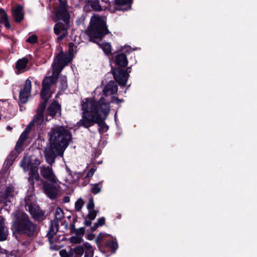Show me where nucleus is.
<instances>
[{
  "mask_svg": "<svg viewBox=\"0 0 257 257\" xmlns=\"http://www.w3.org/2000/svg\"><path fill=\"white\" fill-rule=\"evenodd\" d=\"M83 115L82 118L78 122V125L88 128L94 123L98 124L99 130L105 132L108 130V126L103 121L101 117H106L110 111L109 102L103 97L98 101L90 98H85L81 101Z\"/></svg>",
  "mask_w": 257,
  "mask_h": 257,
  "instance_id": "f257e3e1",
  "label": "nucleus"
},
{
  "mask_svg": "<svg viewBox=\"0 0 257 257\" xmlns=\"http://www.w3.org/2000/svg\"><path fill=\"white\" fill-rule=\"evenodd\" d=\"M50 146L45 148L47 162L52 165L57 156L63 157L64 152L72 140L70 132L62 126H55L49 133Z\"/></svg>",
  "mask_w": 257,
  "mask_h": 257,
  "instance_id": "f03ea898",
  "label": "nucleus"
},
{
  "mask_svg": "<svg viewBox=\"0 0 257 257\" xmlns=\"http://www.w3.org/2000/svg\"><path fill=\"white\" fill-rule=\"evenodd\" d=\"M90 41L97 44L103 50L104 53L109 55L111 53V45L109 43L100 44V41L106 34L109 33L106 25V19L98 15L93 16L90 20V25L87 30Z\"/></svg>",
  "mask_w": 257,
  "mask_h": 257,
  "instance_id": "7ed1b4c3",
  "label": "nucleus"
},
{
  "mask_svg": "<svg viewBox=\"0 0 257 257\" xmlns=\"http://www.w3.org/2000/svg\"><path fill=\"white\" fill-rule=\"evenodd\" d=\"M70 55L60 53L56 56L53 64L52 65L53 75L46 77L42 82V88L41 92V97L42 101L48 102L51 95L49 94L50 88L51 84L54 83L63 68L71 60Z\"/></svg>",
  "mask_w": 257,
  "mask_h": 257,
  "instance_id": "20e7f679",
  "label": "nucleus"
},
{
  "mask_svg": "<svg viewBox=\"0 0 257 257\" xmlns=\"http://www.w3.org/2000/svg\"><path fill=\"white\" fill-rule=\"evenodd\" d=\"M13 215V227L15 231L20 234H26L29 236H33L36 226L30 220L28 216L21 212H16Z\"/></svg>",
  "mask_w": 257,
  "mask_h": 257,
  "instance_id": "39448f33",
  "label": "nucleus"
},
{
  "mask_svg": "<svg viewBox=\"0 0 257 257\" xmlns=\"http://www.w3.org/2000/svg\"><path fill=\"white\" fill-rule=\"evenodd\" d=\"M40 164L39 160L36 159L35 163L32 162L31 157L25 156L21 162L20 166L26 172L30 170L28 181L30 184L33 185L40 179L37 165Z\"/></svg>",
  "mask_w": 257,
  "mask_h": 257,
  "instance_id": "423d86ee",
  "label": "nucleus"
},
{
  "mask_svg": "<svg viewBox=\"0 0 257 257\" xmlns=\"http://www.w3.org/2000/svg\"><path fill=\"white\" fill-rule=\"evenodd\" d=\"M53 14L52 19L54 21L62 20L66 25L69 24L70 16L68 6L65 0H59V5L54 8Z\"/></svg>",
  "mask_w": 257,
  "mask_h": 257,
  "instance_id": "0eeeda50",
  "label": "nucleus"
},
{
  "mask_svg": "<svg viewBox=\"0 0 257 257\" xmlns=\"http://www.w3.org/2000/svg\"><path fill=\"white\" fill-rule=\"evenodd\" d=\"M36 197L34 195H28L25 198V208L36 220L42 219L44 213L36 204Z\"/></svg>",
  "mask_w": 257,
  "mask_h": 257,
  "instance_id": "6e6552de",
  "label": "nucleus"
},
{
  "mask_svg": "<svg viewBox=\"0 0 257 257\" xmlns=\"http://www.w3.org/2000/svg\"><path fill=\"white\" fill-rule=\"evenodd\" d=\"M47 102L41 101L39 104L37 111V113L34 115L33 119L28 125L27 129H29L32 126H36L37 129H41L43 126L44 123V112L46 108Z\"/></svg>",
  "mask_w": 257,
  "mask_h": 257,
  "instance_id": "1a4fd4ad",
  "label": "nucleus"
},
{
  "mask_svg": "<svg viewBox=\"0 0 257 257\" xmlns=\"http://www.w3.org/2000/svg\"><path fill=\"white\" fill-rule=\"evenodd\" d=\"M130 72V68H127L126 71L120 68L114 69L112 70L114 79L119 85L123 86L126 85Z\"/></svg>",
  "mask_w": 257,
  "mask_h": 257,
  "instance_id": "9d476101",
  "label": "nucleus"
},
{
  "mask_svg": "<svg viewBox=\"0 0 257 257\" xmlns=\"http://www.w3.org/2000/svg\"><path fill=\"white\" fill-rule=\"evenodd\" d=\"M40 173L43 178L53 184H57L59 180L52 167L43 166L41 167Z\"/></svg>",
  "mask_w": 257,
  "mask_h": 257,
  "instance_id": "9b49d317",
  "label": "nucleus"
},
{
  "mask_svg": "<svg viewBox=\"0 0 257 257\" xmlns=\"http://www.w3.org/2000/svg\"><path fill=\"white\" fill-rule=\"evenodd\" d=\"M32 89V83L30 80L27 79L25 82L24 87L20 91L19 98L23 103H26L30 95Z\"/></svg>",
  "mask_w": 257,
  "mask_h": 257,
  "instance_id": "f8f14e48",
  "label": "nucleus"
},
{
  "mask_svg": "<svg viewBox=\"0 0 257 257\" xmlns=\"http://www.w3.org/2000/svg\"><path fill=\"white\" fill-rule=\"evenodd\" d=\"M54 32L58 36L57 41L60 42L67 35V28L62 22H58L54 25Z\"/></svg>",
  "mask_w": 257,
  "mask_h": 257,
  "instance_id": "ddd939ff",
  "label": "nucleus"
},
{
  "mask_svg": "<svg viewBox=\"0 0 257 257\" xmlns=\"http://www.w3.org/2000/svg\"><path fill=\"white\" fill-rule=\"evenodd\" d=\"M14 189L12 187H8L0 194L1 200L3 203L13 202L14 200Z\"/></svg>",
  "mask_w": 257,
  "mask_h": 257,
  "instance_id": "4468645a",
  "label": "nucleus"
},
{
  "mask_svg": "<svg viewBox=\"0 0 257 257\" xmlns=\"http://www.w3.org/2000/svg\"><path fill=\"white\" fill-rule=\"evenodd\" d=\"M55 185L48 182L43 184L44 192L51 199H55L57 195L58 189Z\"/></svg>",
  "mask_w": 257,
  "mask_h": 257,
  "instance_id": "2eb2a0df",
  "label": "nucleus"
},
{
  "mask_svg": "<svg viewBox=\"0 0 257 257\" xmlns=\"http://www.w3.org/2000/svg\"><path fill=\"white\" fill-rule=\"evenodd\" d=\"M28 136V132L27 130L24 131L21 135L17 144L15 149L13 151H16V153L19 155L24 150V143L26 141Z\"/></svg>",
  "mask_w": 257,
  "mask_h": 257,
  "instance_id": "dca6fc26",
  "label": "nucleus"
},
{
  "mask_svg": "<svg viewBox=\"0 0 257 257\" xmlns=\"http://www.w3.org/2000/svg\"><path fill=\"white\" fill-rule=\"evenodd\" d=\"M28 62V58L26 57L19 59L16 64V73L19 74L25 72L27 70Z\"/></svg>",
  "mask_w": 257,
  "mask_h": 257,
  "instance_id": "f3484780",
  "label": "nucleus"
},
{
  "mask_svg": "<svg viewBox=\"0 0 257 257\" xmlns=\"http://www.w3.org/2000/svg\"><path fill=\"white\" fill-rule=\"evenodd\" d=\"M133 0H115V9L118 11H126L131 8Z\"/></svg>",
  "mask_w": 257,
  "mask_h": 257,
  "instance_id": "a211bd4d",
  "label": "nucleus"
},
{
  "mask_svg": "<svg viewBox=\"0 0 257 257\" xmlns=\"http://www.w3.org/2000/svg\"><path fill=\"white\" fill-rule=\"evenodd\" d=\"M61 106L56 101H54L50 104L47 109V114L54 117L57 113H60Z\"/></svg>",
  "mask_w": 257,
  "mask_h": 257,
  "instance_id": "6ab92c4d",
  "label": "nucleus"
},
{
  "mask_svg": "<svg viewBox=\"0 0 257 257\" xmlns=\"http://www.w3.org/2000/svg\"><path fill=\"white\" fill-rule=\"evenodd\" d=\"M117 86L113 81H109L103 89L104 94L106 95L115 94L117 91Z\"/></svg>",
  "mask_w": 257,
  "mask_h": 257,
  "instance_id": "aec40b11",
  "label": "nucleus"
},
{
  "mask_svg": "<svg viewBox=\"0 0 257 257\" xmlns=\"http://www.w3.org/2000/svg\"><path fill=\"white\" fill-rule=\"evenodd\" d=\"M24 12L23 7L18 6L12 11V15L17 22H21L24 19Z\"/></svg>",
  "mask_w": 257,
  "mask_h": 257,
  "instance_id": "412c9836",
  "label": "nucleus"
},
{
  "mask_svg": "<svg viewBox=\"0 0 257 257\" xmlns=\"http://www.w3.org/2000/svg\"><path fill=\"white\" fill-rule=\"evenodd\" d=\"M18 155L17 153H16L15 151H12L5 160L3 165V168L5 170H8L13 165Z\"/></svg>",
  "mask_w": 257,
  "mask_h": 257,
  "instance_id": "4be33fe9",
  "label": "nucleus"
},
{
  "mask_svg": "<svg viewBox=\"0 0 257 257\" xmlns=\"http://www.w3.org/2000/svg\"><path fill=\"white\" fill-rule=\"evenodd\" d=\"M8 235V230L6 227L3 217H0V241L7 239Z\"/></svg>",
  "mask_w": 257,
  "mask_h": 257,
  "instance_id": "5701e85b",
  "label": "nucleus"
},
{
  "mask_svg": "<svg viewBox=\"0 0 257 257\" xmlns=\"http://www.w3.org/2000/svg\"><path fill=\"white\" fill-rule=\"evenodd\" d=\"M58 223L55 220L51 221L50 223L49 229L48 231L47 236L50 239L55 234L58 230Z\"/></svg>",
  "mask_w": 257,
  "mask_h": 257,
  "instance_id": "b1692460",
  "label": "nucleus"
},
{
  "mask_svg": "<svg viewBox=\"0 0 257 257\" xmlns=\"http://www.w3.org/2000/svg\"><path fill=\"white\" fill-rule=\"evenodd\" d=\"M115 63L120 67H125L127 65V60L124 54H119L115 56Z\"/></svg>",
  "mask_w": 257,
  "mask_h": 257,
  "instance_id": "393cba45",
  "label": "nucleus"
},
{
  "mask_svg": "<svg viewBox=\"0 0 257 257\" xmlns=\"http://www.w3.org/2000/svg\"><path fill=\"white\" fill-rule=\"evenodd\" d=\"M0 24H4L7 28L11 27L8 15L3 9H0Z\"/></svg>",
  "mask_w": 257,
  "mask_h": 257,
  "instance_id": "a878e982",
  "label": "nucleus"
},
{
  "mask_svg": "<svg viewBox=\"0 0 257 257\" xmlns=\"http://www.w3.org/2000/svg\"><path fill=\"white\" fill-rule=\"evenodd\" d=\"M91 192L94 195L100 192L102 188V185L100 183L94 184H90Z\"/></svg>",
  "mask_w": 257,
  "mask_h": 257,
  "instance_id": "bb28decb",
  "label": "nucleus"
},
{
  "mask_svg": "<svg viewBox=\"0 0 257 257\" xmlns=\"http://www.w3.org/2000/svg\"><path fill=\"white\" fill-rule=\"evenodd\" d=\"M55 218L57 220H60L64 218V213L62 209L59 207H57L54 213Z\"/></svg>",
  "mask_w": 257,
  "mask_h": 257,
  "instance_id": "cd10ccee",
  "label": "nucleus"
},
{
  "mask_svg": "<svg viewBox=\"0 0 257 257\" xmlns=\"http://www.w3.org/2000/svg\"><path fill=\"white\" fill-rule=\"evenodd\" d=\"M89 3L90 4L91 8L95 11H101V7L99 4V2L98 0H90L89 1Z\"/></svg>",
  "mask_w": 257,
  "mask_h": 257,
  "instance_id": "c85d7f7f",
  "label": "nucleus"
},
{
  "mask_svg": "<svg viewBox=\"0 0 257 257\" xmlns=\"http://www.w3.org/2000/svg\"><path fill=\"white\" fill-rule=\"evenodd\" d=\"M105 218L103 217H102L98 219L97 222L94 224V225L91 227V230L92 231L95 230L99 226H102L105 223Z\"/></svg>",
  "mask_w": 257,
  "mask_h": 257,
  "instance_id": "c756f323",
  "label": "nucleus"
},
{
  "mask_svg": "<svg viewBox=\"0 0 257 257\" xmlns=\"http://www.w3.org/2000/svg\"><path fill=\"white\" fill-rule=\"evenodd\" d=\"M84 250L85 251H87L89 254L90 257H92L93 255V249L91 245L88 242H85L84 243Z\"/></svg>",
  "mask_w": 257,
  "mask_h": 257,
  "instance_id": "7c9ffc66",
  "label": "nucleus"
},
{
  "mask_svg": "<svg viewBox=\"0 0 257 257\" xmlns=\"http://www.w3.org/2000/svg\"><path fill=\"white\" fill-rule=\"evenodd\" d=\"M83 200L80 198L75 203V209L77 211H80L84 205Z\"/></svg>",
  "mask_w": 257,
  "mask_h": 257,
  "instance_id": "2f4dec72",
  "label": "nucleus"
},
{
  "mask_svg": "<svg viewBox=\"0 0 257 257\" xmlns=\"http://www.w3.org/2000/svg\"><path fill=\"white\" fill-rule=\"evenodd\" d=\"M82 238L79 236H73L70 238V241L72 244L80 243L82 242Z\"/></svg>",
  "mask_w": 257,
  "mask_h": 257,
  "instance_id": "473e14b6",
  "label": "nucleus"
},
{
  "mask_svg": "<svg viewBox=\"0 0 257 257\" xmlns=\"http://www.w3.org/2000/svg\"><path fill=\"white\" fill-rule=\"evenodd\" d=\"M9 106V104L7 101H0V108L1 111H6Z\"/></svg>",
  "mask_w": 257,
  "mask_h": 257,
  "instance_id": "72a5a7b5",
  "label": "nucleus"
},
{
  "mask_svg": "<svg viewBox=\"0 0 257 257\" xmlns=\"http://www.w3.org/2000/svg\"><path fill=\"white\" fill-rule=\"evenodd\" d=\"M74 251L76 254L81 255L84 252V249L81 246H77L74 248Z\"/></svg>",
  "mask_w": 257,
  "mask_h": 257,
  "instance_id": "f704fd0d",
  "label": "nucleus"
},
{
  "mask_svg": "<svg viewBox=\"0 0 257 257\" xmlns=\"http://www.w3.org/2000/svg\"><path fill=\"white\" fill-rule=\"evenodd\" d=\"M74 230L76 235L77 236H79L82 237L84 234V229L83 227L74 229Z\"/></svg>",
  "mask_w": 257,
  "mask_h": 257,
  "instance_id": "c9c22d12",
  "label": "nucleus"
},
{
  "mask_svg": "<svg viewBox=\"0 0 257 257\" xmlns=\"http://www.w3.org/2000/svg\"><path fill=\"white\" fill-rule=\"evenodd\" d=\"M97 215V212L94 210H89V213L87 215L88 219L94 220Z\"/></svg>",
  "mask_w": 257,
  "mask_h": 257,
  "instance_id": "e433bc0d",
  "label": "nucleus"
},
{
  "mask_svg": "<svg viewBox=\"0 0 257 257\" xmlns=\"http://www.w3.org/2000/svg\"><path fill=\"white\" fill-rule=\"evenodd\" d=\"M38 37L36 35H33L29 37L26 40L28 43L32 44L36 43L37 42Z\"/></svg>",
  "mask_w": 257,
  "mask_h": 257,
  "instance_id": "4c0bfd02",
  "label": "nucleus"
},
{
  "mask_svg": "<svg viewBox=\"0 0 257 257\" xmlns=\"http://www.w3.org/2000/svg\"><path fill=\"white\" fill-rule=\"evenodd\" d=\"M94 203L93 199H89L88 204L87 205V208L89 210H94Z\"/></svg>",
  "mask_w": 257,
  "mask_h": 257,
  "instance_id": "58836bf2",
  "label": "nucleus"
},
{
  "mask_svg": "<svg viewBox=\"0 0 257 257\" xmlns=\"http://www.w3.org/2000/svg\"><path fill=\"white\" fill-rule=\"evenodd\" d=\"M107 245L113 249H116L117 248V243L113 240H111V241H108Z\"/></svg>",
  "mask_w": 257,
  "mask_h": 257,
  "instance_id": "ea45409f",
  "label": "nucleus"
},
{
  "mask_svg": "<svg viewBox=\"0 0 257 257\" xmlns=\"http://www.w3.org/2000/svg\"><path fill=\"white\" fill-rule=\"evenodd\" d=\"M96 168L95 167H93L92 168H91L88 172V173H87V175L86 176V178L91 177L93 175L95 171H96Z\"/></svg>",
  "mask_w": 257,
  "mask_h": 257,
  "instance_id": "a19ab883",
  "label": "nucleus"
},
{
  "mask_svg": "<svg viewBox=\"0 0 257 257\" xmlns=\"http://www.w3.org/2000/svg\"><path fill=\"white\" fill-rule=\"evenodd\" d=\"M59 253L61 257H70L69 255L65 249L61 250Z\"/></svg>",
  "mask_w": 257,
  "mask_h": 257,
  "instance_id": "79ce46f5",
  "label": "nucleus"
},
{
  "mask_svg": "<svg viewBox=\"0 0 257 257\" xmlns=\"http://www.w3.org/2000/svg\"><path fill=\"white\" fill-rule=\"evenodd\" d=\"M92 220H90V219H86L84 220V224L87 226H90L92 223Z\"/></svg>",
  "mask_w": 257,
  "mask_h": 257,
  "instance_id": "37998d69",
  "label": "nucleus"
},
{
  "mask_svg": "<svg viewBox=\"0 0 257 257\" xmlns=\"http://www.w3.org/2000/svg\"><path fill=\"white\" fill-rule=\"evenodd\" d=\"M63 81V86H66V82H67V81H66V77H64L62 80Z\"/></svg>",
  "mask_w": 257,
  "mask_h": 257,
  "instance_id": "c03bdc74",
  "label": "nucleus"
},
{
  "mask_svg": "<svg viewBox=\"0 0 257 257\" xmlns=\"http://www.w3.org/2000/svg\"><path fill=\"white\" fill-rule=\"evenodd\" d=\"M115 102H117V103H118V102H122L123 100H120L118 98H115Z\"/></svg>",
  "mask_w": 257,
  "mask_h": 257,
  "instance_id": "a18cd8bd",
  "label": "nucleus"
},
{
  "mask_svg": "<svg viewBox=\"0 0 257 257\" xmlns=\"http://www.w3.org/2000/svg\"><path fill=\"white\" fill-rule=\"evenodd\" d=\"M84 257H90L87 251H85Z\"/></svg>",
  "mask_w": 257,
  "mask_h": 257,
  "instance_id": "49530a36",
  "label": "nucleus"
},
{
  "mask_svg": "<svg viewBox=\"0 0 257 257\" xmlns=\"http://www.w3.org/2000/svg\"><path fill=\"white\" fill-rule=\"evenodd\" d=\"M7 129L8 130V131H11L12 130V127L10 126H8L7 127Z\"/></svg>",
  "mask_w": 257,
  "mask_h": 257,
  "instance_id": "de8ad7c7",
  "label": "nucleus"
},
{
  "mask_svg": "<svg viewBox=\"0 0 257 257\" xmlns=\"http://www.w3.org/2000/svg\"><path fill=\"white\" fill-rule=\"evenodd\" d=\"M68 201H69V199L68 198L66 199L65 202H68Z\"/></svg>",
  "mask_w": 257,
  "mask_h": 257,
  "instance_id": "09e8293b",
  "label": "nucleus"
},
{
  "mask_svg": "<svg viewBox=\"0 0 257 257\" xmlns=\"http://www.w3.org/2000/svg\"><path fill=\"white\" fill-rule=\"evenodd\" d=\"M91 237H88V239H90Z\"/></svg>",
  "mask_w": 257,
  "mask_h": 257,
  "instance_id": "8fccbe9b",
  "label": "nucleus"
},
{
  "mask_svg": "<svg viewBox=\"0 0 257 257\" xmlns=\"http://www.w3.org/2000/svg\"><path fill=\"white\" fill-rule=\"evenodd\" d=\"M91 237H88V239H90Z\"/></svg>",
  "mask_w": 257,
  "mask_h": 257,
  "instance_id": "3c124183",
  "label": "nucleus"
}]
</instances>
